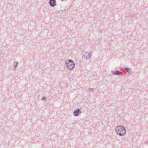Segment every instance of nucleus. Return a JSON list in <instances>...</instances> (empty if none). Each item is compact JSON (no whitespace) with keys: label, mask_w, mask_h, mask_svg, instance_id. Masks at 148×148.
Segmentation results:
<instances>
[{"label":"nucleus","mask_w":148,"mask_h":148,"mask_svg":"<svg viewBox=\"0 0 148 148\" xmlns=\"http://www.w3.org/2000/svg\"><path fill=\"white\" fill-rule=\"evenodd\" d=\"M88 91L90 92H93L94 91V89L90 88L88 89Z\"/></svg>","instance_id":"6e6552de"},{"label":"nucleus","mask_w":148,"mask_h":148,"mask_svg":"<svg viewBox=\"0 0 148 148\" xmlns=\"http://www.w3.org/2000/svg\"><path fill=\"white\" fill-rule=\"evenodd\" d=\"M65 64L67 67L70 70H72L75 67V62L71 60H66L65 61Z\"/></svg>","instance_id":"f03ea898"},{"label":"nucleus","mask_w":148,"mask_h":148,"mask_svg":"<svg viewBox=\"0 0 148 148\" xmlns=\"http://www.w3.org/2000/svg\"><path fill=\"white\" fill-rule=\"evenodd\" d=\"M18 64V62L17 61L14 62V65L15 67V68H16L17 67Z\"/></svg>","instance_id":"0eeeda50"},{"label":"nucleus","mask_w":148,"mask_h":148,"mask_svg":"<svg viewBox=\"0 0 148 148\" xmlns=\"http://www.w3.org/2000/svg\"><path fill=\"white\" fill-rule=\"evenodd\" d=\"M111 72L115 75H122L123 74V73L122 72L117 70L116 71H112Z\"/></svg>","instance_id":"423d86ee"},{"label":"nucleus","mask_w":148,"mask_h":148,"mask_svg":"<svg viewBox=\"0 0 148 148\" xmlns=\"http://www.w3.org/2000/svg\"><path fill=\"white\" fill-rule=\"evenodd\" d=\"M81 112L80 110L79 109H75L73 112V114L75 116H78L79 114Z\"/></svg>","instance_id":"20e7f679"},{"label":"nucleus","mask_w":148,"mask_h":148,"mask_svg":"<svg viewBox=\"0 0 148 148\" xmlns=\"http://www.w3.org/2000/svg\"><path fill=\"white\" fill-rule=\"evenodd\" d=\"M49 3L51 7H54L56 5V0H50Z\"/></svg>","instance_id":"39448f33"},{"label":"nucleus","mask_w":148,"mask_h":148,"mask_svg":"<svg viewBox=\"0 0 148 148\" xmlns=\"http://www.w3.org/2000/svg\"><path fill=\"white\" fill-rule=\"evenodd\" d=\"M46 99V97H43L41 99V100H44V101H45Z\"/></svg>","instance_id":"9d476101"},{"label":"nucleus","mask_w":148,"mask_h":148,"mask_svg":"<svg viewBox=\"0 0 148 148\" xmlns=\"http://www.w3.org/2000/svg\"><path fill=\"white\" fill-rule=\"evenodd\" d=\"M116 134L120 136L124 135L126 133V130L125 128L121 125H119L115 128Z\"/></svg>","instance_id":"f257e3e1"},{"label":"nucleus","mask_w":148,"mask_h":148,"mask_svg":"<svg viewBox=\"0 0 148 148\" xmlns=\"http://www.w3.org/2000/svg\"><path fill=\"white\" fill-rule=\"evenodd\" d=\"M125 69L128 73H130V69L129 68H125Z\"/></svg>","instance_id":"1a4fd4ad"},{"label":"nucleus","mask_w":148,"mask_h":148,"mask_svg":"<svg viewBox=\"0 0 148 148\" xmlns=\"http://www.w3.org/2000/svg\"><path fill=\"white\" fill-rule=\"evenodd\" d=\"M92 53L91 52L88 53L85 52H84L83 55L84 57L86 58V59H90Z\"/></svg>","instance_id":"7ed1b4c3"}]
</instances>
